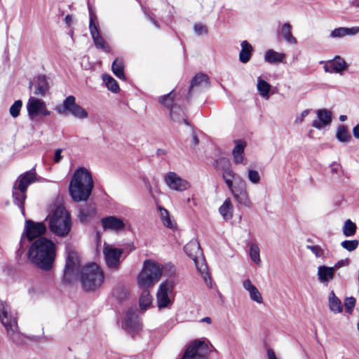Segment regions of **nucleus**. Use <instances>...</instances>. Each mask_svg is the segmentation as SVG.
<instances>
[{
	"label": "nucleus",
	"instance_id": "nucleus-1",
	"mask_svg": "<svg viewBox=\"0 0 359 359\" xmlns=\"http://www.w3.org/2000/svg\"><path fill=\"white\" fill-rule=\"evenodd\" d=\"M28 258L38 268L50 270L55 258V243L45 237L39 238L30 246Z\"/></svg>",
	"mask_w": 359,
	"mask_h": 359
},
{
	"label": "nucleus",
	"instance_id": "nucleus-21",
	"mask_svg": "<svg viewBox=\"0 0 359 359\" xmlns=\"http://www.w3.org/2000/svg\"><path fill=\"white\" fill-rule=\"evenodd\" d=\"M318 119L313 121L312 127L321 130L329 126L332 120V114L330 111L327 109H320L316 111Z\"/></svg>",
	"mask_w": 359,
	"mask_h": 359
},
{
	"label": "nucleus",
	"instance_id": "nucleus-57",
	"mask_svg": "<svg viewBox=\"0 0 359 359\" xmlns=\"http://www.w3.org/2000/svg\"><path fill=\"white\" fill-rule=\"evenodd\" d=\"M62 149H58L55 152V156H54V161L55 163H59L61 159L62 158V156L61 155Z\"/></svg>",
	"mask_w": 359,
	"mask_h": 359
},
{
	"label": "nucleus",
	"instance_id": "nucleus-61",
	"mask_svg": "<svg viewBox=\"0 0 359 359\" xmlns=\"http://www.w3.org/2000/svg\"><path fill=\"white\" fill-rule=\"evenodd\" d=\"M65 20L67 25L70 26L72 22V17L70 15H66Z\"/></svg>",
	"mask_w": 359,
	"mask_h": 359
},
{
	"label": "nucleus",
	"instance_id": "nucleus-56",
	"mask_svg": "<svg viewBox=\"0 0 359 359\" xmlns=\"http://www.w3.org/2000/svg\"><path fill=\"white\" fill-rule=\"evenodd\" d=\"M89 212L85 209H81L79 212V218L81 222H86L89 217Z\"/></svg>",
	"mask_w": 359,
	"mask_h": 359
},
{
	"label": "nucleus",
	"instance_id": "nucleus-34",
	"mask_svg": "<svg viewBox=\"0 0 359 359\" xmlns=\"http://www.w3.org/2000/svg\"><path fill=\"white\" fill-rule=\"evenodd\" d=\"M285 55L283 53H278L273 49L268 50L264 55V60L270 64H278L283 62Z\"/></svg>",
	"mask_w": 359,
	"mask_h": 359
},
{
	"label": "nucleus",
	"instance_id": "nucleus-41",
	"mask_svg": "<svg viewBox=\"0 0 359 359\" xmlns=\"http://www.w3.org/2000/svg\"><path fill=\"white\" fill-rule=\"evenodd\" d=\"M336 137L337 140L341 142H347L351 138L346 127L343 125L338 127Z\"/></svg>",
	"mask_w": 359,
	"mask_h": 359
},
{
	"label": "nucleus",
	"instance_id": "nucleus-47",
	"mask_svg": "<svg viewBox=\"0 0 359 359\" xmlns=\"http://www.w3.org/2000/svg\"><path fill=\"white\" fill-rule=\"evenodd\" d=\"M22 107V102L20 100L15 101L9 109L11 116L13 118H17L20 114Z\"/></svg>",
	"mask_w": 359,
	"mask_h": 359
},
{
	"label": "nucleus",
	"instance_id": "nucleus-49",
	"mask_svg": "<svg viewBox=\"0 0 359 359\" xmlns=\"http://www.w3.org/2000/svg\"><path fill=\"white\" fill-rule=\"evenodd\" d=\"M359 245V241L358 240H346L341 242V245L343 248L346 250L351 252L355 250Z\"/></svg>",
	"mask_w": 359,
	"mask_h": 359
},
{
	"label": "nucleus",
	"instance_id": "nucleus-45",
	"mask_svg": "<svg viewBox=\"0 0 359 359\" xmlns=\"http://www.w3.org/2000/svg\"><path fill=\"white\" fill-rule=\"evenodd\" d=\"M103 81L105 82L107 88L113 93H117L119 86L116 81L109 75H103Z\"/></svg>",
	"mask_w": 359,
	"mask_h": 359
},
{
	"label": "nucleus",
	"instance_id": "nucleus-14",
	"mask_svg": "<svg viewBox=\"0 0 359 359\" xmlns=\"http://www.w3.org/2000/svg\"><path fill=\"white\" fill-rule=\"evenodd\" d=\"M96 18V15L90 10L89 29L90 34L96 48L109 53L110 51V47L106 43L99 32L98 27L95 22Z\"/></svg>",
	"mask_w": 359,
	"mask_h": 359
},
{
	"label": "nucleus",
	"instance_id": "nucleus-62",
	"mask_svg": "<svg viewBox=\"0 0 359 359\" xmlns=\"http://www.w3.org/2000/svg\"><path fill=\"white\" fill-rule=\"evenodd\" d=\"M192 142L194 145H197L199 142L197 135L194 133H193V135H192Z\"/></svg>",
	"mask_w": 359,
	"mask_h": 359
},
{
	"label": "nucleus",
	"instance_id": "nucleus-24",
	"mask_svg": "<svg viewBox=\"0 0 359 359\" xmlns=\"http://www.w3.org/2000/svg\"><path fill=\"white\" fill-rule=\"evenodd\" d=\"M243 287L250 294V299L258 303H263V299L258 289L252 283L250 280L246 279L243 282Z\"/></svg>",
	"mask_w": 359,
	"mask_h": 359
},
{
	"label": "nucleus",
	"instance_id": "nucleus-36",
	"mask_svg": "<svg viewBox=\"0 0 359 359\" xmlns=\"http://www.w3.org/2000/svg\"><path fill=\"white\" fill-rule=\"evenodd\" d=\"M158 210L160 212V219L163 225L171 229H175L176 223L171 219L169 212L161 206L158 207Z\"/></svg>",
	"mask_w": 359,
	"mask_h": 359
},
{
	"label": "nucleus",
	"instance_id": "nucleus-8",
	"mask_svg": "<svg viewBox=\"0 0 359 359\" xmlns=\"http://www.w3.org/2000/svg\"><path fill=\"white\" fill-rule=\"evenodd\" d=\"M55 109L60 115L71 114L78 119H86L88 116L87 111L76 102V98L73 95L67 96Z\"/></svg>",
	"mask_w": 359,
	"mask_h": 359
},
{
	"label": "nucleus",
	"instance_id": "nucleus-58",
	"mask_svg": "<svg viewBox=\"0 0 359 359\" xmlns=\"http://www.w3.org/2000/svg\"><path fill=\"white\" fill-rule=\"evenodd\" d=\"M348 259H346V260H339L338 261L334 266H332V268H334V270L335 269H339L340 267L343 266L346 263H348Z\"/></svg>",
	"mask_w": 359,
	"mask_h": 359
},
{
	"label": "nucleus",
	"instance_id": "nucleus-27",
	"mask_svg": "<svg viewBox=\"0 0 359 359\" xmlns=\"http://www.w3.org/2000/svg\"><path fill=\"white\" fill-rule=\"evenodd\" d=\"M334 268L320 266L318 268V277L320 283H328L334 278Z\"/></svg>",
	"mask_w": 359,
	"mask_h": 359
},
{
	"label": "nucleus",
	"instance_id": "nucleus-48",
	"mask_svg": "<svg viewBox=\"0 0 359 359\" xmlns=\"http://www.w3.org/2000/svg\"><path fill=\"white\" fill-rule=\"evenodd\" d=\"M239 204L246 207V208H251L252 207V202L250 199L248 192H246L243 194H241L240 196H238L236 198H234Z\"/></svg>",
	"mask_w": 359,
	"mask_h": 359
},
{
	"label": "nucleus",
	"instance_id": "nucleus-11",
	"mask_svg": "<svg viewBox=\"0 0 359 359\" xmlns=\"http://www.w3.org/2000/svg\"><path fill=\"white\" fill-rule=\"evenodd\" d=\"M46 231V226L44 222H36L30 219H26L25 222L24 231L22 234L21 240L20 242V249L18 253L21 252L22 250V240L26 237L29 241H32L36 238H41Z\"/></svg>",
	"mask_w": 359,
	"mask_h": 359
},
{
	"label": "nucleus",
	"instance_id": "nucleus-10",
	"mask_svg": "<svg viewBox=\"0 0 359 359\" xmlns=\"http://www.w3.org/2000/svg\"><path fill=\"white\" fill-rule=\"evenodd\" d=\"M80 260L76 252L73 250H67V257L64 269V281L68 283H72L79 276L80 271Z\"/></svg>",
	"mask_w": 359,
	"mask_h": 359
},
{
	"label": "nucleus",
	"instance_id": "nucleus-5",
	"mask_svg": "<svg viewBox=\"0 0 359 359\" xmlns=\"http://www.w3.org/2000/svg\"><path fill=\"white\" fill-rule=\"evenodd\" d=\"M162 275L163 269L159 264L151 260H146L137 276V285L142 290H148Z\"/></svg>",
	"mask_w": 359,
	"mask_h": 359
},
{
	"label": "nucleus",
	"instance_id": "nucleus-32",
	"mask_svg": "<svg viewBox=\"0 0 359 359\" xmlns=\"http://www.w3.org/2000/svg\"><path fill=\"white\" fill-rule=\"evenodd\" d=\"M219 212L226 221L233 217V207L229 198L225 199L223 204L219 207Z\"/></svg>",
	"mask_w": 359,
	"mask_h": 359
},
{
	"label": "nucleus",
	"instance_id": "nucleus-44",
	"mask_svg": "<svg viewBox=\"0 0 359 359\" xmlns=\"http://www.w3.org/2000/svg\"><path fill=\"white\" fill-rule=\"evenodd\" d=\"M229 190L230 191L234 198H236L238 196H240L248 192L245 182L241 179L239 184H238L236 186L233 185L232 187V189Z\"/></svg>",
	"mask_w": 359,
	"mask_h": 359
},
{
	"label": "nucleus",
	"instance_id": "nucleus-60",
	"mask_svg": "<svg viewBox=\"0 0 359 359\" xmlns=\"http://www.w3.org/2000/svg\"><path fill=\"white\" fill-rule=\"evenodd\" d=\"M267 356L269 359H277L274 351L271 349L268 350Z\"/></svg>",
	"mask_w": 359,
	"mask_h": 359
},
{
	"label": "nucleus",
	"instance_id": "nucleus-51",
	"mask_svg": "<svg viewBox=\"0 0 359 359\" xmlns=\"http://www.w3.org/2000/svg\"><path fill=\"white\" fill-rule=\"evenodd\" d=\"M317 258H325V250L320 245H306Z\"/></svg>",
	"mask_w": 359,
	"mask_h": 359
},
{
	"label": "nucleus",
	"instance_id": "nucleus-2",
	"mask_svg": "<svg viewBox=\"0 0 359 359\" xmlns=\"http://www.w3.org/2000/svg\"><path fill=\"white\" fill-rule=\"evenodd\" d=\"M93 187L90 172L86 168H79L74 171L70 181L69 195L76 202L86 201L90 196Z\"/></svg>",
	"mask_w": 359,
	"mask_h": 359
},
{
	"label": "nucleus",
	"instance_id": "nucleus-20",
	"mask_svg": "<svg viewBox=\"0 0 359 359\" xmlns=\"http://www.w3.org/2000/svg\"><path fill=\"white\" fill-rule=\"evenodd\" d=\"M37 181L36 170L35 168H33L30 170L20 175L14 184L19 189H25L27 191L30 184Z\"/></svg>",
	"mask_w": 359,
	"mask_h": 359
},
{
	"label": "nucleus",
	"instance_id": "nucleus-35",
	"mask_svg": "<svg viewBox=\"0 0 359 359\" xmlns=\"http://www.w3.org/2000/svg\"><path fill=\"white\" fill-rule=\"evenodd\" d=\"M113 296L119 302L126 299L129 294V288L123 283H118L114 288L112 292Z\"/></svg>",
	"mask_w": 359,
	"mask_h": 359
},
{
	"label": "nucleus",
	"instance_id": "nucleus-37",
	"mask_svg": "<svg viewBox=\"0 0 359 359\" xmlns=\"http://www.w3.org/2000/svg\"><path fill=\"white\" fill-rule=\"evenodd\" d=\"M329 306L330 310L335 313H341L343 310L341 302L336 297L334 291H331L329 295Z\"/></svg>",
	"mask_w": 359,
	"mask_h": 359
},
{
	"label": "nucleus",
	"instance_id": "nucleus-17",
	"mask_svg": "<svg viewBox=\"0 0 359 359\" xmlns=\"http://www.w3.org/2000/svg\"><path fill=\"white\" fill-rule=\"evenodd\" d=\"M165 182L169 188L177 191H183L190 187L188 181L181 178L174 172H170L165 175Z\"/></svg>",
	"mask_w": 359,
	"mask_h": 359
},
{
	"label": "nucleus",
	"instance_id": "nucleus-25",
	"mask_svg": "<svg viewBox=\"0 0 359 359\" xmlns=\"http://www.w3.org/2000/svg\"><path fill=\"white\" fill-rule=\"evenodd\" d=\"M210 86L208 76L205 74H198L191 80L189 90L188 97L191 95V91L195 87L208 88Z\"/></svg>",
	"mask_w": 359,
	"mask_h": 359
},
{
	"label": "nucleus",
	"instance_id": "nucleus-18",
	"mask_svg": "<svg viewBox=\"0 0 359 359\" xmlns=\"http://www.w3.org/2000/svg\"><path fill=\"white\" fill-rule=\"evenodd\" d=\"M101 225L104 230L113 232H120L126 229L124 220L116 216H107L100 220Z\"/></svg>",
	"mask_w": 359,
	"mask_h": 359
},
{
	"label": "nucleus",
	"instance_id": "nucleus-12",
	"mask_svg": "<svg viewBox=\"0 0 359 359\" xmlns=\"http://www.w3.org/2000/svg\"><path fill=\"white\" fill-rule=\"evenodd\" d=\"M174 282L172 280H166L158 287L156 294L157 305L159 309L170 307L173 302Z\"/></svg>",
	"mask_w": 359,
	"mask_h": 359
},
{
	"label": "nucleus",
	"instance_id": "nucleus-13",
	"mask_svg": "<svg viewBox=\"0 0 359 359\" xmlns=\"http://www.w3.org/2000/svg\"><path fill=\"white\" fill-rule=\"evenodd\" d=\"M123 252L122 249L104 243L103 254L106 264L109 269L115 270L118 269L121 262L120 257Z\"/></svg>",
	"mask_w": 359,
	"mask_h": 359
},
{
	"label": "nucleus",
	"instance_id": "nucleus-42",
	"mask_svg": "<svg viewBox=\"0 0 359 359\" xmlns=\"http://www.w3.org/2000/svg\"><path fill=\"white\" fill-rule=\"evenodd\" d=\"M357 226L356 224L353 222L351 219H347L344 222L343 226V233L346 237L353 236L356 232Z\"/></svg>",
	"mask_w": 359,
	"mask_h": 359
},
{
	"label": "nucleus",
	"instance_id": "nucleus-64",
	"mask_svg": "<svg viewBox=\"0 0 359 359\" xmlns=\"http://www.w3.org/2000/svg\"><path fill=\"white\" fill-rule=\"evenodd\" d=\"M201 321L210 324L212 323V319L210 317H205L201 319Z\"/></svg>",
	"mask_w": 359,
	"mask_h": 359
},
{
	"label": "nucleus",
	"instance_id": "nucleus-43",
	"mask_svg": "<svg viewBox=\"0 0 359 359\" xmlns=\"http://www.w3.org/2000/svg\"><path fill=\"white\" fill-rule=\"evenodd\" d=\"M270 89L271 86L269 83L261 79H258L257 90L261 96L268 98Z\"/></svg>",
	"mask_w": 359,
	"mask_h": 359
},
{
	"label": "nucleus",
	"instance_id": "nucleus-19",
	"mask_svg": "<svg viewBox=\"0 0 359 359\" xmlns=\"http://www.w3.org/2000/svg\"><path fill=\"white\" fill-rule=\"evenodd\" d=\"M217 163L222 164V179L229 189H232L233 180L239 178V176L230 168V163L226 158H222L217 160Z\"/></svg>",
	"mask_w": 359,
	"mask_h": 359
},
{
	"label": "nucleus",
	"instance_id": "nucleus-23",
	"mask_svg": "<svg viewBox=\"0 0 359 359\" xmlns=\"http://www.w3.org/2000/svg\"><path fill=\"white\" fill-rule=\"evenodd\" d=\"M359 33V27H338L333 29L330 33V38H343L346 36H355Z\"/></svg>",
	"mask_w": 359,
	"mask_h": 359
},
{
	"label": "nucleus",
	"instance_id": "nucleus-40",
	"mask_svg": "<svg viewBox=\"0 0 359 359\" xmlns=\"http://www.w3.org/2000/svg\"><path fill=\"white\" fill-rule=\"evenodd\" d=\"M152 303V297L148 290H142L140 297V306L142 310L147 309Z\"/></svg>",
	"mask_w": 359,
	"mask_h": 359
},
{
	"label": "nucleus",
	"instance_id": "nucleus-31",
	"mask_svg": "<svg viewBox=\"0 0 359 359\" xmlns=\"http://www.w3.org/2000/svg\"><path fill=\"white\" fill-rule=\"evenodd\" d=\"M241 50L239 53V60L242 63H247L250 61L252 57L253 51L252 46L245 40L241 42Z\"/></svg>",
	"mask_w": 359,
	"mask_h": 359
},
{
	"label": "nucleus",
	"instance_id": "nucleus-28",
	"mask_svg": "<svg viewBox=\"0 0 359 359\" xmlns=\"http://www.w3.org/2000/svg\"><path fill=\"white\" fill-rule=\"evenodd\" d=\"M187 255L192 259L202 255L199 243L196 241H191L184 248Z\"/></svg>",
	"mask_w": 359,
	"mask_h": 359
},
{
	"label": "nucleus",
	"instance_id": "nucleus-29",
	"mask_svg": "<svg viewBox=\"0 0 359 359\" xmlns=\"http://www.w3.org/2000/svg\"><path fill=\"white\" fill-rule=\"evenodd\" d=\"M192 259L194 262L196 267L197 268L198 271L203 276L205 282L208 283V280L210 279V277L208 273V266L205 262L204 257H203V254L200 255V257H198L196 259Z\"/></svg>",
	"mask_w": 359,
	"mask_h": 359
},
{
	"label": "nucleus",
	"instance_id": "nucleus-50",
	"mask_svg": "<svg viewBox=\"0 0 359 359\" xmlns=\"http://www.w3.org/2000/svg\"><path fill=\"white\" fill-rule=\"evenodd\" d=\"M248 178L249 181L254 184H259L261 180V177L258 171L253 169L248 170Z\"/></svg>",
	"mask_w": 359,
	"mask_h": 359
},
{
	"label": "nucleus",
	"instance_id": "nucleus-53",
	"mask_svg": "<svg viewBox=\"0 0 359 359\" xmlns=\"http://www.w3.org/2000/svg\"><path fill=\"white\" fill-rule=\"evenodd\" d=\"M163 269V274L165 276H172L175 273V267L171 264H166L163 266H161Z\"/></svg>",
	"mask_w": 359,
	"mask_h": 359
},
{
	"label": "nucleus",
	"instance_id": "nucleus-6",
	"mask_svg": "<svg viewBox=\"0 0 359 359\" xmlns=\"http://www.w3.org/2000/svg\"><path fill=\"white\" fill-rule=\"evenodd\" d=\"M0 320L5 327L8 335L15 343L21 341V335L18 332L17 319L10 313V306L0 303Z\"/></svg>",
	"mask_w": 359,
	"mask_h": 359
},
{
	"label": "nucleus",
	"instance_id": "nucleus-46",
	"mask_svg": "<svg viewBox=\"0 0 359 359\" xmlns=\"http://www.w3.org/2000/svg\"><path fill=\"white\" fill-rule=\"evenodd\" d=\"M250 256L251 259L256 264L261 263L259 255V248L257 244H252L250 249Z\"/></svg>",
	"mask_w": 359,
	"mask_h": 359
},
{
	"label": "nucleus",
	"instance_id": "nucleus-54",
	"mask_svg": "<svg viewBox=\"0 0 359 359\" xmlns=\"http://www.w3.org/2000/svg\"><path fill=\"white\" fill-rule=\"evenodd\" d=\"M194 29L197 35L206 34L208 33L207 27L201 23L196 24Z\"/></svg>",
	"mask_w": 359,
	"mask_h": 359
},
{
	"label": "nucleus",
	"instance_id": "nucleus-33",
	"mask_svg": "<svg viewBox=\"0 0 359 359\" xmlns=\"http://www.w3.org/2000/svg\"><path fill=\"white\" fill-rule=\"evenodd\" d=\"M245 145V142L243 141H236V146L232 151L233 161L236 164L242 163L243 162V153Z\"/></svg>",
	"mask_w": 359,
	"mask_h": 359
},
{
	"label": "nucleus",
	"instance_id": "nucleus-26",
	"mask_svg": "<svg viewBox=\"0 0 359 359\" xmlns=\"http://www.w3.org/2000/svg\"><path fill=\"white\" fill-rule=\"evenodd\" d=\"M26 192L25 189H19L15 187V184L13 186V198L14 203L16 204L21 210L22 215H25V201L26 199Z\"/></svg>",
	"mask_w": 359,
	"mask_h": 359
},
{
	"label": "nucleus",
	"instance_id": "nucleus-3",
	"mask_svg": "<svg viewBox=\"0 0 359 359\" xmlns=\"http://www.w3.org/2000/svg\"><path fill=\"white\" fill-rule=\"evenodd\" d=\"M45 221L48 222L50 231L58 236L64 237L71 230L70 215L63 206H57L46 217Z\"/></svg>",
	"mask_w": 359,
	"mask_h": 359
},
{
	"label": "nucleus",
	"instance_id": "nucleus-9",
	"mask_svg": "<svg viewBox=\"0 0 359 359\" xmlns=\"http://www.w3.org/2000/svg\"><path fill=\"white\" fill-rule=\"evenodd\" d=\"M210 351L208 341L196 339L187 345L181 359H208Z\"/></svg>",
	"mask_w": 359,
	"mask_h": 359
},
{
	"label": "nucleus",
	"instance_id": "nucleus-4",
	"mask_svg": "<svg viewBox=\"0 0 359 359\" xmlns=\"http://www.w3.org/2000/svg\"><path fill=\"white\" fill-rule=\"evenodd\" d=\"M104 275L101 268L95 263L84 266L80 272V281L86 291H94L103 283Z\"/></svg>",
	"mask_w": 359,
	"mask_h": 359
},
{
	"label": "nucleus",
	"instance_id": "nucleus-55",
	"mask_svg": "<svg viewBox=\"0 0 359 359\" xmlns=\"http://www.w3.org/2000/svg\"><path fill=\"white\" fill-rule=\"evenodd\" d=\"M310 109H305L304 110L300 115L297 116L295 120H294V124H301L306 116H307L310 113Z\"/></svg>",
	"mask_w": 359,
	"mask_h": 359
},
{
	"label": "nucleus",
	"instance_id": "nucleus-38",
	"mask_svg": "<svg viewBox=\"0 0 359 359\" xmlns=\"http://www.w3.org/2000/svg\"><path fill=\"white\" fill-rule=\"evenodd\" d=\"M291 29H292V27L289 23H287V22L284 23L281 27V30H280L281 34L284 37L285 40L287 42H288L289 43L297 44V41L295 39V37H294L292 36V32H291Z\"/></svg>",
	"mask_w": 359,
	"mask_h": 359
},
{
	"label": "nucleus",
	"instance_id": "nucleus-16",
	"mask_svg": "<svg viewBox=\"0 0 359 359\" xmlns=\"http://www.w3.org/2000/svg\"><path fill=\"white\" fill-rule=\"evenodd\" d=\"M122 327L129 334L133 335L142 328L141 323L136 311L128 309L126 313Z\"/></svg>",
	"mask_w": 359,
	"mask_h": 359
},
{
	"label": "nucleus",
	"instance_id": "nucleus-30",
	"mask_svg": "<svg viewBox=\"0 0 359 359\" xmlns=\"http://www.w3.org/2000/svg\"><path fill=\"white\" fill-rule=\"evenodd\" d=\"M49 86L46 77L44 75L37 76L34 93L36 95H44L48 90Z\"/></svg>",
	"mask_w": 359,
	"mask_h": 359
},
{
	"label": "nucleus",
	"instance_id": "nucleus-52",
	"mask_svg": "<svg viewBox=\"0 0 359 359\" xmlns=\"http://www.w3.org/2000/svg\"><path fill=\"white\" fill-rule=\"evenodd\" d=\"M355 305V299L353 297H346L344 300V306L346 312L348 313H351Z\"/></svg>",
	"mask_w": 359,
	"mask_h": 359
},
{
	"label": "nucleus",
	"instance_id": "nucleus-59",
	"mask_svg": "<svg viewBox=\"0 0 359 359\" xmlns=\"http://www.w3.org/2000/svg\"><path fill=\"white\" fill-rule=\"evenodd\" d=\"M353 134L355 138L359 139V123L353 128Z\"/></svg>",
	"mask_w": 359,
	"mask_h": 359
},
{
	"label": "nucleus",
	"instance_id": "nucleus-39",
	"mask_svg": "<svg viewBox=\"0 0 359 359\" xmlns=\"http://www.w3.org/2000/svg\"><path fill=\"white\" fill-rule=\"evenodd\" d=\"M111 68L113 73L117 78L123 80L126 79L123 71V62L121 59L116 58L113 62Z\"/></svg>",
	"mask_w": 359,
	"mask_h": 359
},
{
	"label": "nucleus",
	"instance_id": "nucleus-63",
	"mask_svg": "<svg viewBox=\"0 0 359 359\" xmlns=\"http://www.w3.org/2000/svg\"><path fill=\"white\" fill-rule=\"evenodd\" d=\"M156 154H157L158 156H163V155H165V154H166V151H165V150H164V149H157V151H156Z\"/></svg>",
	"mask_w": 359,
	"mask_h": 359
},
{
	"label": "nucleus",
	"instance_id": "nucleus-15",
	"mask_svg": "<svg viewBox=\"0 0 359 359\" xmlns=\"http://www.w3.org/2000/svg\"><path fill=\"white\" fill-rule=\"evenodd\" d=\"M27 110L28 116L33 119L39 114L44 116H49L50 111L47 109L45 102L39 99L31 97L27 103Z\"/></svg>",
	"mask_w": 359,
	"mask_h": 359
},
{
	"label": "nucleus",
	"instance_id": "nucleus-7",
	"mask_svg": "<svg viewBox=\"0 0 359 359\" xmlns=\"http://www.w3.org/2000/svg\"><path fill=\"white\" fill-rule=\"evenodd\" d=\"M175 93L171 90L169 93L160 96L158 99L160 104L170 110V116L173 121L177 123H184L187 126H190L187 119L184 118L185 114L180 107L175 104Z\"/></svg>",
	"mask_w": 359,
	"mask_h": 359
},
{
	"label": "nucleus",
	"instance_id": "nucleus-22",
	"mask_svg": "<svg viewBox=\"0 0 359 359\" xmlns=\"http://www.w3.org/2000/svg\"><path fill=\"white\" fill-rule=\"evenodd\" d=\"M323 68L325 72L341 73L348 68V65L342 57L337 55L333 60L327 61Z\"/></svg>",
	"mask_w": 359,
	"mask_h": 359
}]
</instances>
